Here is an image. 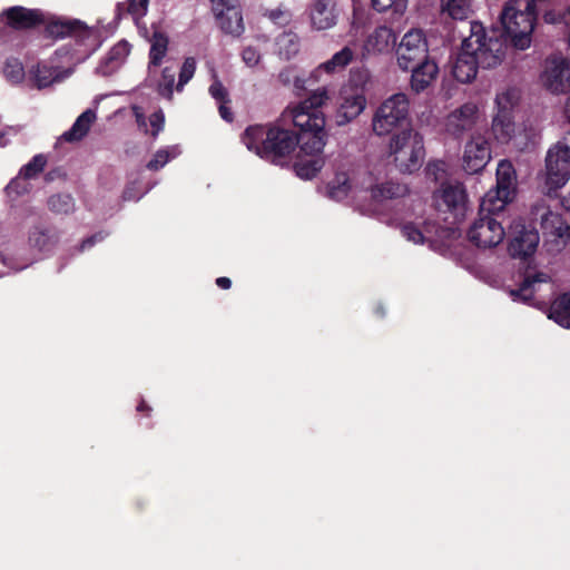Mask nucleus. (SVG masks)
Returning a JSON list of instances; mask_svg holds the SVG:
<instances>
[{
    "label": "nucleus",
    "mask_w": 570,
    "mask_h": 570,
    "mask_svg": "<svg viewBox=\"0 0 570 570\" xmlns=\"http://www.w3.org/2000/svg\"><path fill=\"white\" fill-rule=\"evenodd\" d=\"M242 140L248 150L277 165L297 145L296 135L277 124L249 126Z\"/></svg>",
    "instance_id": "f257e3e1"
},
{
    "label": "nucleus",
    "mask_w": 570,
    "mask_h": 570,
    "mask_svg": "<svg viewBox=\"0 0 570 570\" xmlns=\"http://www.w3.org/2000/svg\"><path fill=\"white\" fill-rule=\"evenodd\" d=\"M507 39L519 51L531 47L537 22L535 0H509L500 14Z\"/></svg>",
    "instance_id": "f03ea898"
},
{
    "label": "nucleus",
    "mask_w": 570,
    "mask_h": 570,
    "mask_svg": "<svg viewBox=\"0 0 570 570\" xmlns=\"http://www.w3.org/2000/svg\"><path fill=\"white\" fill-rule=\"evenodd\" d=\"M389 157L402 174L419 170L425 157L423 137L412 127L394 132L389 141Z\"/></svg>",
    "instance_id": "7ed1b4c3"
},
{
    "label": "nucleus",
    "mask_w": 570,
    "mask_h": 570,
    "mask_svg": "<svg viewBox=\"0 0 570 570\" xmlns=\"http://www.w3.org/2000/svg\"><path fill=\"white\" fill-rule=\"evenodd\" d=\"M82 37L83 40L91 41L89 48L85 50L76 49L72 53L66 49H59L56 52L58 58L63 59V61L69 65L68 68H62L57 65L49 66L46 63H39L31 70L32 79L39 89L47 88L57 82H61L70 77V75L73 72L75 66L83 61L96 50L97 45L95 32L85 29L82 31Z\"/></svg>",
    "instance_id": "20e7f679"
},
{
    "label": "nucleus",
    "mask_w": 570,
    "mask_h": 570,
    "mask_svg": "<svg viewBox=\"0 0 570 570\" xmlns=\"http://www.w3.org/2000/svg\"><path fill=\"white\" fill-rule=\"evenodd\" d=\"M372 131L379 137L393 135L411 126L410 99L403 92L393 94L384 99L373 114Z\"/></svg>",
    "instance_id": "39448f33"
},
{
    "label": "nucleus",
    "mask_w": 570,
    "mask_h": 570,
    "mask_svg": "<svg viewBox=\"0 0 570 570\" xmlns=\"http://www.w3.org/2000/svg\"><path fill=\"white\" fill-rule=\"evenodd\" d=\"M402 235L413 244L428 245L431 249L444 254L460 233L454 227L440 228L434 223L424 220L404 224Z\"/></svg>",
    "instance_id": "423d86ee"
},
{
    "label": "nucleus",
    "mask_w": 570,
    "mask_h": 570,
    "mask_svg": "<svg viewBox=\"0 0 570 570\" xmlns=\"http://www.w3.org/2000/svg\"><path fill=\"white\" fill-rule=\"evenodd\" d=\"M367 99L365 90L353 82L341 87L334 120L336 126L343 127L355 120L366 109Z\"/></svg>",
    "instance_id": "0eeeda50"
},
{
    "label": "nucleus",
    "mask_w": 570,
    "mask_h": 570,
    "mask_svg": "<svg viewBox=\"0 0 570 570\" xmlns=\"http://www.w3.org/2000/svg\"><path fill=\"white\" fill-rule=\"evenodd\" d=\"M570 178V147L559 141L547 153L544 185L548 191L561 188Z\"/></svg>",
    "instance_id": "6e6552de"
},
{
    "label": "nucleus",
    "mask_w": 570,
    "mask_h": 570,
    "mask_svg": "<svg viewBox=\"0 0 570 570\" xmlns=\"http://www.w3.org/2000/svg\"><path fill=\"white\" fill-rule=\"evenodd\" d=\"M468 196L463 184L459 181L442 183L433 193L435 208L442 213H449L453 217V224L459 223L465 215Z\"/></svg>",
    "instance_id": "1a4fd4ad"
},
{
    "label": "nucleus",
    "mask_w": 570,
    "mask_h": 570,
    "mask_svg": "<svg viewBox=\"0 0 570 570\" xmlns=\"http://www.w3.org/2000/svg\"><path fill=\"white\" fill-rule=\"evenodd\" d=\"M384 173L385 168L373 166L371 170L366 171L365 179L362 181V188L364 191L370 193L373 202L372 213H377L379 205L384 202L402 197L407 193V188L404 185L393 181H380V176Z\"/></svg>",
    "instance_id": "9d476101"
},
{
    "label": "nucleus",
    "mask_w": 570,
    "mask_h": 570,
    "mask_svg": "<svg viewBox=\"0 0 570 570\" xmlns=\"http://www.w3.org/2000/svg\"><path fill=\"white\" fill-rule=\"evenodd\" d=\"M478 36L479 49H475V56L482 68H493L499 66L505 55L507 46L501 38L488 37L484 27L478 22L472 21L470 24L469 37Z\"/></svg>",
    "instance_id": "9b49d317"
},
{
    "label": "nucleus",
    "mask_w": 570,
    "mask_h": 570,
    "mask_svg": "<svg viewBox=\"0 0 570 570\" xmlns=\"http://www.w3.org/2000/svg\"><path fill=\"white\" fill-rule=\"evenodd\" d=\"M428 41L422 30L411 29L401 39L397 50L396 60L399 67L407 71L415 62L428 59Z\"/></svg>",
    "instance_id": "f8f14e48"
},
{
    "label": "nucleus",
    "mask_w": 570,
    "mask_h": 570,
    "mask_svg": "<svg viewBox=\"0 0 570 570\" xmlns=\"http://www.w3.org/2000/svg\"><path fill=\"white\" fill-rule=\"evenodd\" d=\"M504 227L492 215L480 214L468 230L469 240L479 248H492L503 242Z\"/></svg>",
    "instance_id": "ddd939ff"
},
{
    "label": "nucleus",
    "mask_w": 570,
    "mask_h": 570,
    "mask_svg": "<svg viewBox=\"0 0 570 570\" xmlns=\"http://www.w3.org/2000/svg\"><path fill=\"white\" fill-rule=\"evenodd\" d=\"M540 81L552 94L570 91V60L559 55L548 57L543 65Z\"/></svg>",
    "instance_id": "4468645a"
},
{
    "label": "nucleus",
    "mask_w": 570,
    "mask_h": 570,
    "mask_svg": "<svg viewBox=\"0 0 570 570\" xmlns=\"http://www.w3.org/2000/svg\"><path fill=\"white\" fill-rule=\"evenodd\" d=\"M478 41V36L464 38L453 63V77L462 83L471 82L476 77L478 67L480 66L475 56V49L480 48Z\"/></svg>",
    "instance_id": "2eb2a0df"
},
{
    "label": "nucleus",
    "mask_w": 570,
    "mask_h": 570,
    "mask_svg": "<svg viewBox=\"0 0 570 570\" xmlns=\"http://www.w3.org/2000/svg\"><path fill=\"white\" fill-rule=\"evenodd\" d=\"M531 219L540 226L546 236L552 238H562L568 229V219L553 210L546 200H540L532 206Z\"/></svg>",
    "instance_id": "dca6fc26"
},
{
    "label": "nucleus",
    "mask_w": 570,
    "mask_h": 570,
    "mask_svg": "<svg viewBox=\"0 0 570 570\" xmlns=\"http://www.w3.org/2000/svg\"><path fill=\"white\" fill-rule=\"evenodd\" d=\"M491 158V148L488 139L481 135H474L464 146L462 167L470 175L478 174L485 168Z\"/></svg>",
    "instance_id": "f3484780"
},
{
    "label": "nucleus",
    "mask_w": 570,
    "mask_h": 570,
    "mask_svg": "<svg viewBox=\"0 0 570 570\" xmlns=\"http://www.w3.org/2000/svg\"><path fill=\"white\" fill-rule=\"evenodd\" d=\"M397 36L387 26H377L363 40L361 55L363 58L390 55L396 45Z\"/></svg>",
    "instance_id": "a211bd4d"
},
{
    "label": "nucleus",
    "mask_w": 570,
    "mask_h": 570,
    "mask_svg": "<svg viewBox=\"0 0 570 570\" xmlns=\"http://www.w3.org/2000/svg\"><path fill=\"white\" fill-rule=\"evenodd\" d=\"M213 12L220 29L230 36L239 37L245 27L242 11L236 0H210Z\"/></svg>",
    "instance_id": "6ab92c4d"
},
{
    "label": "nucleus",
    "mask_w": 570,
    "mask_h": 570,
    "mask_svg": "<svg viewBox=\"0 0 570 570\" xmlns=\"http://www.w3.org/2000/svg\"><path fill=\"white\" fill-rule=\"evenodd\" d=\"M510 228L509 253L511 256L524 258L532 255L540 240L538 232L528 228L521 219L514 220Z\"/></svg>",
    "instance_id": "aec40b11"
},
{
    "label": "nucleus",
    "mask_w": 570,
    "mask_h": 570,
    "mask_svg": "<svg viewBox=\"0 0 570 570\" xmlns=\"http://www.w3.org/2000/svg\"><path fill=\"white\" fill-rule=\"evenodd\" d=\"M284 121H292L299 134L320 132L325 129L326 118L321 110L301 109L299 106H288L282 114Z\"/></svg>",
    "instance_id": "412c9836"
},
{
    "label": "nucleus",
    "mask_w": 570,
    "mask_h": 570,
    "mask_svg": "<svg viewBox=\"0 0 570 570\" xmlns=\"http://www.w3.org/2000/svg\"><path fill=\"white\" fill-rule=\"evenodd\" d=\"M480 117L479 106L475 102L469 101L446 116L444 128L450 135L459 137L464 131L472 129L480 120Z\"/></svg>",
    "instance_id": "4be33fe9"
},
{
    "label": "nucleus",
    "mask_w": 570,
    "mask_h": 570,
    "mask_svg": "<svg viewBox=\"0 0 570 570\" xmlns=\"http://www.w3.org/2000/svg\"><path fill=\"white\" fill-rule=\"evenodd\" d=\"M366 171H357L350 176L347 173H338L327 184L326 195L333 200H344L347 197H355L362 188V181L365 179Z\"/></svg>",
    "instance_id": "5701e85b"
},
{
    "label": "nucleus",
    "mask_w": 570,
    "mask_h": 570,
    "mask_svg": "<svg viewBox=\"0 0 570 570\" xmlns=\"http://www.w3.org/2000/svg\"><path fill=\"white\" fill-rule=\"evenodd\" d=\"M493 139L500 145L522 146V129L514 122L513 116L493 115L491 122Z\"/></svg>",
    "instance_id": "b1692460"
},
{
    "label": "nucleus",
    "mask_w": 570,
    "mask_h": 570,
    "mask_svg": "<svg viewBox=\"0 0 570 570\" xmlns=\"http://www.w3.org/2000/svg\"><path fill=\"white\" fill-rule=\"evenodd\" d=\"M311 27L323 31L333 28L337 22V10L333 0H313L308 8Z\"/></svg>",
    "instance_id": "393cba45"
},
{
    "label": "nucleus",
    "mask_w": 570,
    "mask_h": 570,
    "mask_svg": "<svg viewBox=\"0 0 570 570\" xmlns=\"http://www.w3.org/2000/svg\"><path fill=\"white\" fill-rule=\"evenodd\" d=\"M46 163L47 160L45 156H35L27 165L20 169L19 175L7 186L8 194L20 195L26 193L28 190L26 180L35 178L37 175H39L43 170Z\"/></svg>",
    "instance_id": "a878e982"
},
{
    "label": "nucleus",
    "mask_w": 570,
    "mask_h": 570,
    "mask_svg": "<svg viewBox=\"0 0 570 570\" xmlns=\"http://www.w3.org/2000/svg\"><path fill=\"white\" fill-rule=\"evenodd\" d=\"M411 76V88L416 94L428 89L439 75V67L435 61L425 59L420 61L417 66H413Z\"/></svg>",
    "instance_id": "bb28decb"
},
{
    "label": "nucleus",
    "mask_w": 570,
    "mask_h": 570,
    "mask_svg": "<svg viewBox=\"0 0 570 570\" xmlns=\"http://www.w3.org/2000/svg\"><path fill=\"white\" fill-rule=\"evenodd\" d=\"M3 14L8 20V24L17 29L30 28L45 20L41 11L23 7L9 8Z\"/></svg>",
    "instance_id": "cd10ccee"
},
{
    "label": "nucleus",
    "mask_w": 570,
    "mask_h": 570,
    "mask_svg": "<svg viewBox=\"0 0 570 570\" xmlns=\"http://www.w3.org/2000/svg\"><path fill=\"white\" fill-rule=\"evenodd\" d=\"M354 51L351 47L345 46L340 51L335 52L328 60L320 63L312 76L316 79L321 73L334 75L344 70L353 60Z\"/></svg>",
    "instance_id": "c85d7f7f"
},
{
    "label": "nucleus",
    "mask_w": 570,
    "mask_h": 570,
    "mask_svg": "<svg viewBox=\"0 0 570 570\" xmlns=\"http://www.w3.org/2000/svg\"><path fill=\"white\" fill-rule=\"evenodd\" d=\"M513 196L504 190L493 187L485 193L480 204V214L494 215L502 212L513 200Z\"/></svg>",
    "instance_id": "c756f323"
},
{
    "label": "nucleus",
    "mask_w": 570,
    "mask_h": 570,
    "mask_svg": "<svg viewBox=\"0 0 570 570\" xmlns=\"http://www.w3.org/2000/svg\"><path fill=\"white\" fill-rule=\"evenodd\" d=\"M327 141L326 130L320 132H304L297 137L299 154L305 156H324L323 150Z\"/></svg>",
    "instance_id": "7c9ffc66"
},
{
    "label": "nucleus",
    "mask_w": 570,
    "mask_h": 570,
    "mask_svg": "<svg viewBox=\"0 0 570 570\" xmlns=\"http://www.w3.org/2000/svg\"><path fill=\"white\" fill-rule=\"evenodd\" d=\"M97 115L94 110H85L73 122L72 127L61 135V139L68 142L81 140L95 122Z\"/></svg>",
    "instance_id": "2f4dec72"
},
{
    "label": "nucleus",
    "mask_w": 570,
    "mask_h": 570,
    "mask_svg": "<svg viewBox=\"0 0 570 570\" xmlns=\"http://www.w3.org/2000/svg\"><path fill=\"white\" fill-rule=\"evenodd\" d=\"M169 40L168 37L159 31L154 32L150 39L149 50V75L154 72L156 67L161 66L167 57Z\"/></svg>",
    "instance_id": "473e14b6"
},
{
    "label": "nucleus",
    "mask_w": 570,
    "mask_h": 570,
    "mask_svg": "<svg viewBox=\"0 0 570 570\" xmlns=\"http://www.w3.org/2000/svg\"><path fill=\"white\" fill-rule=\"evenodd\" d=\"M549 279V275L541 272L529 275L525 277L519 289H512L510 292L511 296L514 301L529 302L539 289L540 285L547 284Z\"/></svg>",
    "instance_id": "72a5a7b5"
},
{
    "label": "nucleus",
    "mask_w": 570,
    "mask_h": 570,
    "mask_svg": "<svg viewBox=\"0 0 570 570\" xmlns=\"http://www.w3.org/2000/svg\"><path fill=\"white\" fill-rule=\"evenodd\" d=\"M495 187L505 193H509L513 197L517 193V173L508 159H502L497 166V183Z\"/></svg>",
    "instance_id": "f704fd0d"
},
{
    "label": "nucleus",
    "mask_w": 570,
    "mask_h": 570,
    "mask_svg": "<svg viewBox=\"0 0 570 570\" xmlns=\"http://www.w3.org/2000/svg\"><path fill=\"white\" fill-rule=\"evenodd\" d=\"M324 165V156H305L304 154H299L294 169L299 178L312 179L321 171Z\"/></svg>",
    "instance_id": "c9c22d12"
},
{
    "label": "nucleus",
    "mask_w": 570,
    "mask_h": 570,
    "mask_svg": "<svg viewBox=\"0 0 570 570\" xmlns=\"http://www.w3.org/2000/svg\"><path fill=\"white\" fill-rule=\"evenodd\" d=\"M130 52V46L127 41H120L108 52L104 63L97 71L104 76L114 72L127 58Z\"/></svg>",
    "instance_id": "e433bc0d"
},
{
    "label": "nucleus",
    "mask_w": 570,
    "mask_h": 570,
    "mask_svg": "<svg viewBox=\"0 0 570 570\" xmlns=\"http://www.w3.org/2000/svg\"><path fill=\"white\" fill-rule=\"evenodd\" d=\"M441 14L453 20H465L473 12L470 0H441Z\"/></svg>",
    "instance_id": "4c0bfd02"
},
{
    "label": "nucleus",
    "mask_w": 570,
    "mask_h": 570,
    "mask_svg": "<svg viewBox=\"0 0 570 570\" xmlns=\"http://www.w3.org/2000/svg\"><path fill=\"white\" fill-rule=\"evenodd\" d=\"M548 317L560 326L570 328V294H562L553 301Z\"/></svg>",
    "instance_id": "58836bf2"
},
{
    "label": "nucleus",
    "mask_w": 570,
    "mask_h": 570,
    "mask_svg": "<svg viewBox=\"0 0 570 570\" xmlns=\"http://www.w3.org/2000/svg\"><path fill=\"white\" fill-rule=\"evenodd\" d=\"M519 100V92L514 88H505L498 92L494 99V115L513 116V109Z\"/></svg>",
    "instance_id": "ea45409f"
},
{
    "label": "nucleus",
    "mask_w": 570,
    "mask_h": 570,
    "mask_svg": "<svg viewBox=\"0 0 570 570\" xmlns=\"http://www.w3.org/2000/svg\"><path fill=\"white\" fill-rule=\"evenodd\" d=\"M276 48L281 58L289 60L299 51V38L296 33L284 32L276 39Z\"/></svg>",
    "instance_id": "a19ab883"
},
{
    "label": "nucleus",
    "mask_w": 570,
    "mask_h": 570,
    "mask_svg": "<svg viewBox=\"0 0 570 570\" xmlns=\"http://www.w3.org/2000/svg\"><path fill=\"white\" fill-rule=\"evenodd\" d=\"M332 98V92L328 87H318L312 90L307 98L296 104L301 109L318 110L327 105Z\"/></svg>",
    "instance_id": "79ce46f5"
},
{
    "label": "nucleus",
    "mask_w": 570,
    "mask_h": 570,
    "mask_svg": "<svg viewBox=\"0 0 570 570\" xmlns=\"http://www.w3.org/2000/svg\"><path fill=\"white\" fill-rule=\"evenodd\" d=\"M180 153L181 150L178 146L161 148L158 151H156L153 158L148 161L147 168L150 170H159L168 161L176 158Z\"/></svg>",
    "instance_id": "37998d69"
},
{
    "label": "nucleus",
    "mask_w": 570,
    "mask_h": 570,
    "mask_svg": "<svg viewBox=\"0 0 570 570\" xmlns=\"http://www.w3.org/2000/svg\"><path fill=\"white\" fill-rule=\"evenodd\" d=\"M409 0H371L372 8L380 12H392L402 16L407 8Z\"/></svg>",
    "instance_id": "c03bdc74"
},
{
    "label": "nucleus",
    "mask_w": 570,
    "mask_h": 570,
    "mask_svg": "<svg viewBox=\"0 0 570 570\" xmlns=\"http://www.w3.org/2000/svg\"><path fill=\"white\" fill-rule=\"evenodd\" d=\"M176 72L174 67L166 66L161 70L160 79L157 82V89L159 95L170 99L174 92Z\"/></svg>",
    "instance_id": "a18cd8bd"
},
{
    "label": "nucleus",
    "mask_w": 570,
    "mask_h": 570,
    "mask_svg": "<svg viewBox=\"0 0 570 570\" xmlns=\"http://www.w3.org/2000/svg\"><path fill=\"white\" fill-rule=\"evenodd\" d=\"M208 91L217 102H229L228 91L219 80L215 69H212V85L209 86Z\"/></svg>",
    "instance_id": "49530a36"
},
{
    "label": "nucleus",
    "mask_w": 570,
    "mask_h": 570,
    "mask_svg": "<svg viewBox=\"0 0 570 570\" xmlns=\"http://www.w3.org/2000/svg\"><path fill=\"white\" fill-rule=\"evenodd\" d=\"M197 62L195 58H186L179 71V78L176 86L178 91H181L185 85L194 77Z\"/></svg>",
    "instance_id": "de8ad7c7"
},
{
    "label": "nucleus",
    "mask_w": 570,
    "mask_h": 570,
    "mask_svg": "<svg viewBox=\"0 0 570 570\" xmlns=\"http://www.w3.org/2000/svg\"><path fill=\"white\" fill-rule=\"evenodd\" d=\"M29 243L39 250H46L52 245V237L46 230L35 229L30 234Z\"/></svg>",
    "instance_id": "09e8293b"
},
{
    "label": "nucleus",
    "mask_w": 570,
    "mask_h": 570,
    "mask_svg": "<svg viewBox=\"0 0 570 570\" xmlns=\"http://www.w3.org/2000/svg\"><path fill=\"white\" fill-rule=\"evenodd\" d=\"M240 57L245 66L250 69L256 68L263 59L261 50L254 46L244 47L240 52Z\"/></svg>",
    "instance_id": "8fccbe9b"
},
{
    "label": "nucleus",
    "mask_w": 570,
    "mask_h": 570,
    "mask_svg": "<svg viewBox=\"0 0 570 570\" xmlns=\"http://www.w3.org/2000/svg\"><path fill=\"white\" fill-rule=\"evenodd\" d=\"M4 75L12 82H18L23 77V68L18 61L8 62L4 68Z\"/></svg>",
    "instance_id": "3c124183"
},
{
    "label": "nucleus",
    "mask_w": 570,
    "mask_h": 570,
    "mask_svg": "<svg viewBox=\"0 0 570 570\" xmlns=\"http://www.w3.org/2000/svg\"><path fill=\"white\" fill-rule=\"evenodd\" d=\"M128 12L135 20L144 17L147 12L148 0H129Z\"/></svg>",
    "instance_id": "603ef678"
},
{
    "label": "nucleus",
    "mask_w": 570,
    "mask_h": 570,
    "mask_svg": "<svg viewBox=\"0 0 570 570\" xmlns=\"http://www.w3.org/2000/svg\"><path fill=\"white\" fill-rule=\"evenodd\" d=\"M165 116L163 111H156L149 117V124L151 127L150 134L157 136L164 127Z\"/></svg>",
    "instance_id": "864d4df0"
},
{
    "label": "nucleus",
    "mask_w": 570,
    "mask_h": 570,
    "mask_svg": "<svg viewBox=\"0 0 570 570\" xmlns=\"http://www.w3.org/2000/svg\"><path fill=\"white\" fill-rule=\"evenodd\" d=\"M429 175L435 179H441L446 174V164L442 160H435L428 165Z\"/></svg>",
    "instance_id": "5fc2aeb1"
},
{
    "label": "nucleus",
    "mask_w": 570,
    "mask_h": 570,
    "mask_svg": "<svg viewBox=\"0 0 570 570\" xmlns=\"http://www.w3.org/2000/svg\"><path fill=\"white\" fill-rule=\"evenodd\" d=\"M49 205L57 212L68 210L71 205L69 196H52L49 200Z\"/></svg>",
    "instance_id": "6e6d98bb"
},
{
    "label": "nucleus",
    "mask_w": 570,
    "mask_h": 570,
    "mask_svg": "<svg viewBox=\"0 0 570 570\" xmlns=\"http://www.w3.org/2000/svg\"><path fill=\"white\" fill-rule=\"evenodd\" d=\"M297 69L293 66H289V67H286L284 68L279 73H278V79L279 81L285 85V86H291V83L293 82V77L294 75L296 73Z\"/></svg>",
    "instance_id": "4d7b16f0"
},
{
    "label": "nucleus",
    "mask_w": 570,
    "mask_h": 570,
    "mask_svg": "<svg viewBox=\"0 0 570 570\" xmlns=\"http://www.w3.org/2000/svg\"><path fill=\"white\" fill-rule=\"evenodd\" d=\"M567 14V11L564 13H559L554 10H549L543 14V20L547 23H558L563 22L564 23V16Z\"/></svg>",
    "instance_id": "13d9d810"
},
{
    "label": "nucleus",
    "mask_w": 570,
    "mask_h": 570,
    "mask_svg": "<svg viewBox=\"0 0 570 570\" xmlns=\"http://www.w3.org/2000/svg\"><path fill=\"white\" fill-rule=\"evenodd\" d=\"M132 110H134V115H135V117H136V121H137V124H138L139 128H141V129H144L146 132H148L149 130H148V128H147V122H146V120H145V116H144V112H142L141 108H140V107H138V106H134V107H132Z\"/></svg>",
    "instance_id": "bf43d9fd"
},
{
    "label": "nucleus",
    "mask_w": 570,
    "mask_h": 570,
    "mask_svg": "<svg viewBox=\"0 0 570 570\" xmlns=\"http://www.w3.org/2000/svg\"><path fill=\"white\" fill-rule=\"evenodd\" d=\"M219 104V115L226 121L233 120V112L230 108L227 106V102H218Z\"/></svg>",
    "instance_id": "052dcab7"
},
{
    "label": "nucleus",
    "mask_w": 570,
    "mask_h": 570,
    "mask_svg": "<svg viewBox=\"0 0 570 570\" xmlns=\"http://www.w3.org/2000/svg\"><path fill=\"white\" fill-rule=\"evenodd\" d=\"M306 80L304 77L298 75V71L293 77V82L291 83L295 89L303 90L305 89Z\"/></svg>",
    "instance_id": "680f3d73"
},
{
    "label": "nucleus",
    "mask_w": 570,
    "mask_h": 570,
    "mask_svg": "<svg viewBox=\"0 0 570 570\" xmlns=\"http://www.w3.org/2000/svg\"><path fill=\"white\" fill-rule=\"evenodd\" d=\"M104 237L101 234H98V235H95L90 238H87L86 240H83L82 245H81V248L82 249H86L90 246H92L97 240H101Z\"/></svg>",
    "instance_id": "e2e57ef3"
},
{
    "label": "nucleus",
    "mask_w": 570,
    "mask_h": 570,
    "mask_svg": "<svg viewBox=\"0 0 570 570\" xmlns=\"http://www.w3.org/2000/svg\"><path fill=\"white\" fill-rule=\"evenodd\" d=\"M216 284L220 288L228 289L232 285V281L228 277H218Z\"/></svg>",
    "instance_id": "0e129e2a"
},
{
    "label": "nucleus",
    "mask_w": 570,
    "mask_h": 570,
    "mask_svg": "<svg viewBox=\"0 0 570 570\" xmlns=\"http://www.w3.org/2000/svg\"><path fill=\"white\" fill-rule=\"evenodd\" d=\"M564 24L567 26L568 28V32H567V40H568V45H569V48H570V4H569V8L567 10V14L564 16Z\"/></svg>",
    "instance_id": "69168bd1"
},
{
    "label": "nucleus",
    "mask_w": 570,
    "mask_h": 570,
    "mask_svg": "<svg viewBox=\"0 0 570 570\" xmlns=\"http://www.w3.org/2000/svg\"><path fill=\"white\" fill-rule=\"evenodd\" d=\"M269 17H271V19L278 21L281 18H287L288 16L282 11L273 10V11H271Z\"/></svg>",
    "instance_id": "338daca9"
},
{
    "label": "nucleus",
    "mask_w": 570,
    "mask_h": 570,
    "mask_svg": "<svg viewBox=\"0 0 570 570\" xmlns=\"http://www.w3.org/2000/svg\"><path fill=\"white\" fill-rule=\"evenodd\" d=\"M563 207L570 212V191L569 194L562 199Z\"/></svg>",
    "instance_id": "774afa93"
}]
</instances>
